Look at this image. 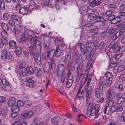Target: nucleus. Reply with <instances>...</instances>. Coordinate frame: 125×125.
Wrapping results in <instances>:
<instances>
[{"mask_svg":"<svg viewBox=\"0 0 125 125\" xmlns=\"http://www.w3.org/2000/svg\"><path fill=\"white\" fill-rule=\"evenodd\" d=\"M74 56L75 58L76 62V63H78L79 62L80 58V55L79 53L77 52H75Z\"/></svg>","mask_w":125,"mask_h":125,"instance_id":"nucleus-29","label":"nucleus"},{"mask_svg":"<svg viewBox=\"0 0 125 125\" xmlns=\"http://www.w3.org/2000/svg\"><path fill=\"white\" fill-rule=\"evenodd\" d=\"M24 81L27 82V85L29 87H34L35 86V84L36 82L34 81L29 78H25L24 79Z\"/></svg>","mask_w":125,"mask_h":125,"instance_id":"nucleus-7","label":"nucleus"},{"mask_svg":"<svg viewBox=\"0 0 125 125\" xmlns=\"http://www.w3.org/2000/svg\"><path fill=\"white\" fill-rule=\"evenodd\" d=\"M87 115L88 117H89L91 115L92 116H94L95 114V112H94L93 111H88L87 110Z\"/></svg>","mask_w":125,"mask_h":125,"instance_id":"nucleus-44","label":"nucleus"},{"mask_svg":"<svg viewBox=\"0 0 125 125\" xmlns=\"http://www.w3.org/2000/svg\"><path fill=\"white\" fill-rule=\"evenodd\" d=\"M34 73L35 74L38 75V74L40 71V69L38 67H35L34 69Z\"/></svg>","mask_w":125,"mask_h":125,"instance_id":"nucleus-50","label":"nucleus"},{"mask_svg":"<svg viewBox=\"0 0 125 125\" xmlns=\"http://www.w3.org/2000/svg\"><path fill=\"white\" fill-rule=\"evenodd\" d=\"M61 120H62L58 117H54L51 119V122L54 125H59Z\"/></svg>","mask_w":125,"mask_h":125,"instance_id":"nucleus-10","label":"nucleus"},{"mask_svg":"<svg viewBox=\"0 0 125 125\" xmlns=\"http://www.w3.org/2000/svg\"><path fill=\"white\" fill-rule=\"evenodd\" d=\"M111 79H107L104 81V83L106 86H109L112 83V81Z\"/></svg>","mask_w":125,"mask_h":125,"instance_id":"nucleus-27","label":"nucleus"},{"mask_svg":"<svg viewBox=\"0 0 125 125\" xmlns=\"http://www.w3.org/2000/svg\"><path fill=\"white\" fill-rule=\"evenodd\" d=\"M93 104L92 103L88 105L87 110L93 111V112L95 111L93 109Z\"/></svg>","mask_w":125,"mask_h":125,"instance_id":"nucleus-38","label":"nucleus"},{"mask_svg":"<svg viewBox=\"0 0 125 125\" xmlns=\"http://www.w3.org/2000/svg\"><path fill=\"white\" fill-rule=\"evenodd\" d=\"M26 66V65L25 63L23 62V63L20 64L19 66V68L22 69L23 68H25Z\"/></svg>","mask_w":125,"mask_h":125,"instance_id":"nucleus-53","label":"nucleus"},{"mask_svg":"<svg viewBox=\"0 0 125 125\" xmlns=\"http://www.w3.org/2000/svg\"><path fill=\"white\" fill-rule=\"evenodd\" d=\"M120 30L115 33L112 38V40L114 41L118 38L121 34Z\"/></svg>","mask_w":125,"mask_h":125,"instance_id":"nucleus-25","label":"nucleus"},{"mask_svg":"<svg viewBox=\"0 0 125 125\" xmlns=\"http://www.w3.org/2000/svg\"><path fill=\"white\" fill-rule=\"evenodd\" d=\"M98 18L99 19L97 20V21L99 22H103L106 21L104 19L100 16H98Z\"/></svg>","mask_w":125,"mask_h":125,"instance_id":"nucleus-62","label":"nucleus"},{"mask_svg":"<svg viewBox=\"0 0 125 125\" xmlns=\"http://www.w3.org/2000/svg\"><path fill=\"white\" fill-rule=\"evenodd\" d=\"M41 44L39 45H37L35 46L36 47V50H37V51L39 52V51H41Z\"/></svg>","mask_w":125,"mask_h":125,"instance_id":"nucleus-58","label":"nucleus"},{"mask_svg":"<svg viewBox=\"0 0 125 125\" xmlns=\"http://www.w3.org/2000/svg\"><path fill=\"white\" fill-rule=\"evenodd\" d=\"M34 57L36 62L38 64L40 65L42 64L41 56L39 54H34Z\"/></svg>","mask_w":125,"mask_h":125,"instance_id":"nucleus-13","label":"nucleus"},{"mask_svg":"<svg viewBox=\"0 0 125 125\" xmlns=\"http://www.w3.org/2000/svg\"><path fill=\"white\" fill-rule=\"evenodd\" d=\"M73 83L72 79H68L66 83V87L68 88L72 86Z\"/></svg>","mask_w":125,"mask_h":125,"instance_id":"nucleus-33","label":"nucleus"},{"mask_svg":"<svg viewBox=\"0 0 125 125\" xmlns=\"http://www.w3.org/2000/svg\"><path fill=\"white\" fill-rule=\"evenodd\" d=\"M121 34L123 36L125 35V28L124 29L121 28L120 29Z\"/></svg>","mask_w":125,"mask_h":125,"instance_id":"nucleus-63","label":"nucleus"},{"mask_svg":"<svg viewBox=\"0 0 125 125\" xmlns=\"http://www.w3.org/2000/svg\"><path fill=\"white\" fill-rule=\"evenodd\" d=\"M81 53L80 56L81 59L83 61H85L87 57V51H86V48H81Z\"/></svg>","mask_w":125,"mask_h":125,"instance_id":"nucleus-9","label":"nucleus"},{"mask_svg":"<svg viewBox=\"0 0 125 125\" xmlns=\"http://www.w3.org/2000/svg\"><path fill=\"white\" fill-rule=\"evenodd\" d=\"M0 9L2 10H4L5 9V3L4 1H0Z\"/></svg>","mask_w":125,"mask_h":125,"instance_id":"nucleus-34","label":"nucleus"},{"mask_svg":"<svg viewBox=\"0 0 125 125\" xmlns=\"http://www.w3.org/2000/svg\"><path fill=\"white\" fill-rule=\"evenodd\" d=\"M66 62L67 61L68 63L70 61L71 57V54L70 53H67L65 57Z\"/></svg>","mask_w":125,"mask_h":125,"instance_id":"nucleus-40","label":"nucleus"},{"mask_svg":"<svg viewBox=\"0 0 125 125\" xmlns=\"http://www.w3.org/2000/svg\"><path fill=\"white\" fill-rule=\"evenodd\" d=\"M15 49H16V52L17 55H19L20 54L22 51V50L21 48L20 47L18 46L17 47H16V48Z\"/></svg>","mask_w":125,"mask_h":125,"instance_id":"nucleus-36","label":"nucleus"},{"mask_svg":"<svg viewBox=\"0 0 125 125\" xmlns=\"http://www.w3.org/2000/svg\"><path fill=\"white\" fill-rule=\"evenodd\" d=\"M1 26L4 31H8L10 30V28L9 26L7 24H6L4 22H2L1 23Z\"/></svg>","mask_w":125,"mask_h":125,"instance_id":"nucleus-19","label":"nucleus"},{"mask_svg":"<svg viewBox=\"0 0 125 125\" xmlns=\"http://www.w3.org/2000/svg\"><path fill=\"white\" fill-rule=\"evenodd\" d=\"M29 51L31 54H33L36 52V50L35 48L32 46H31L29 47Z\"/></svg>","mask_w":125,"mask_h":125,"instance_id":"nucleus-28","label":"nucleus"},{"mask_svg":"<svg viewBox=\"0 0 125 125\" xmlns=\"http://www.w3.org/2000/svg\"><path fill=\"white\" fill-rule=\"evenodd\" d=\"M7 112L6 110L2 109L0 111V115H5L6 114Z\"/></svg>","mask_w":125,"mask_h":125,"instance_id":"nucleus-48","label":"nucleus"},{"mask_svg":"<svg viewBox=\"0 0 125 125\" xmlns=\"http://www.w3.org/2000/svg\"><path fill=\"white\" fill-rule=\"evenodd\" d=\"M22 28L19 25H16L14 27L15 33L16 34H19L21 31Z\"/></svg>","mask_w":125,"mask_h":125,"instance_id":"nucleus-22","label":"nucleus"},{"mask_svg":"<svg viewBox=\"0 0 125 125\" xmlns=\"http://www.w3.org/2000/svg\"><path fill=\"white\" fill-rule=\"evenodd\" d=\"M85 89L86 90V101H88L91 98L92 91L91 89H89L87 86L85 87Z\"/></svg>","mask_w":125,"mask_h":125,"instance_id":"nucleus-14","label":"nucleus"},{"mask_svg":"<svg viewBox=\"0 0 125 125\" xmlns=\"http://www.w3.org/2000/svg\"><path fill=\"white\" fill-rule=\"evenodd\" d=\"M17 105L18 107H22L23 106L24 104L22 101H19L17 102Z\"/></svg>","mask_w":125,"mask_h":125,"instance_id":"nucleus-52","label":"nucleus"},{"mask_svg":"<svg viewBox=\"0 0 125 125\" xmlns=\"http://www.w3.org/2000/svg\"><path fill=\"white\" fill-rule=\"evenodd\" d=\"M2 83L3 86L2 87V89L4 91H10L11 88L10 83L4 79L0 80V84Z\"/></svg>","mask_w":125,"mask_h":125,"instance_id":"nucleus-3","label":"nucleus"},{"mask_svg":"<svg viewBox=\"0 0 125 125\" xmlns=\"http://www.w3.org/2000/svg\"><path fill=\"white\" fill-rule=\"evenodd\" d=\"M116 97L117 100V104H120L124 102L125 98L124 97H122L120 94L118 93L116 95Z\"/></svg>","mask_w":125,"mask_h":125,"instance_id":"nucleus-11","label":"nucleus"},{"mask_svg":"<svg viewBox=\"0 0 125 125\" xmlns=\"http://www.w3.org/2000/svg\"><path fill=\"white\" fill-rule=\"evenodd\" d=\"M5 40H4V41L2 40L0 38V48H2L4 45H8V42H7V44H6L5 42Z\"/></svg>","mask_w":125,"mask_h":125,"instance_id":"nucleus-42","label":"nucleus"},{"mask_svg":"<svg viewBox=\"0 0 125 125\" xmlns=\"http://www.w3.org/2000/svg\"><path fill=\"white\" fill-rule=\"evenodd\" d=\"M9 46L10 48L15 49L16 48L17 46L16 42L13 40H11L9 42Z\"/></svg>","mask_w":125,"mask_h":125,"instance_id":"nucleus-20","label":"nucleus"},{"mask_svg":"<svg viewBox=\"0 0 125 125\" xmlns=\"http://www.w3.org/2000/svg\"><path fill=\"white\" fill-rule=\"evenodd\" d=\"M64 68L62 64L59 65L57 71L56 75L58 77L64 75L65 74Z\"/></svg>","mask_w":125,"mask_h":125,"instance_id":"nucleus-5","label":"nucleus"},{"mask_svg":"<svg viewBox=\"0 0 125 125\" xmlns=\"http://www.w3.org/2000/svg\"><path fill=\"white\" fill-rule=\"evenodd\" d=\"M103 91V90H100L98 88H96L95 90V97L97 98H99Z\"/></svg>","mask_w":125,"mask_h":125,"instance_id":"nucleus-17","label":"nucleus"},{"mask_svg":"<svg viewBox=\"0 0 125 125\" xmlns=\"http://www.w3.org/2000/svg\"><path fill=\"white\" fill-rule=\"evenodd\" d=\"M114 104L113 101L111 100H110L108 103V106L109 107L112 106Z\"/></svg>","mask_w":125,"mask_h":125,"instance_id":"nucleus-61","label":"nucleus"},{"mask_svg":"<svg viewBox=\"0 0 125 125\" xmlns=\"http://www.w3.org/2000/svg\"><path fill=\"white\" fill-rule=\"evenodd\" d=\"M26 71L29 74L32 75L34 74V71L33 68L30 66L27 67L26 69Z\"/></svg>","mask_w":125,"mask_h":125,"instance_id":"nucleus-24","label":"nucleus"},{"mask_svg":"<svg viewBox=\"0 0 125 125\" xmlns=\"http://www.w3.org/2000/svg\"><path fill=\"white\" fill-rule=\"evenodd\" d=\"M31 105V103L30 102H29L28 101L25 102V107L28 108Z\"/></svg>","mask_w":125,"mask_h":125,"instance_id":"nucleus-54","label":"nucleus"},{"mask_svg":"<svg viewBox=\"0 0 125 125\" xmlns=\"http://www.w3.org/2000/svg\"><path fill=\"white\" fill-rule=\"evenodd\" d=\"M77 75H74L72 77V80L73 83L74 82V83L76 82L77 79Z\"/></svg>","mask_w":125,"mask_h":125,"instance_id":"nucleus-59","label":"nucleus"},{"mask_svg":"<svg viewBox=\"0 0 125 125\" xmlns=\"http://www.w3.org/2000/svg\"><path fill=\"white\" fill-rule=\"evenodd\" d=\"M29 9L26 7H21L19 9V12L22 14L25 15L27 13Z\"/></svg>","mask_w":125,"mask_h":125,"instance_id":"nucleus-15","label":"nucleus"},{"mask_svg":"<svg viewBox=\"0 0 125 125\" xmlns=\"http://www.w3.org/2000/svg\"><path fill=\"white\" fill-rule=\"evenodd\" d=\"M10 18L18 22H20L21 19V17L19 16L14 14H12L10 16Z\"/></svg>","mask_w":125,"mask_h":125,"instance_id":"nucleus-21","label":"nucleus"},{"mask_svg":"<svg viewBox=\"0 0 125 125\" xmlns=\"http://www.w3.org/2000/svg\"><path fill=\"white\" fill-rule=\"evenodd\" d=\"M83 93L82 91L81 92H77L76 97H77L79 100H80L83 97Z\"/></svg>","mask_w":125,"mask_h":125,"instance_id":"nucleus-37","label":"nucleus"},{"mask_svg":"<svg viewBox=\"0 0 125 125\" xmlns=\"http://www.w3.org/2000/svg\"><path fill=\"white\" fill-rule=\"evenodd\" d=\"M12 57V56L10 53L7 52L6 50L4 51L1 54V58L3 60L6 61L7 60H10Z\"/></svg>","mask_w":125,"mask_h":125,"instance_id":"nucleus-6","label":"nucleus"},{"mask_svg":"<svg viewBox=\"0 0 125 125\" xmlns=\"http://www.w3.org/2000/svg\"><path fill=\"white\" fill-rule=\"evenodd\" d=\"M33 32L27 29H24L22 32L21 37L22 38L29 40L31 41L33 38Z\"/></svg>","mask_w":125,"mask_h":125,"instance_id":"nucleus-1","label":"nucleus"},{"mask_svg":"<svg viewBox=\"0 0 125 125\" xmlns=\"http://www.w3.org/2000/svg\"><path fill=\"white\" fill-rule=\"evenodd\" d=\"M119 78L121 79L122 80H125V74L121 75L119 77Z\"/></svg>","mask_w":125,"mask_h":125,"instance_id":"nucleus-64","label":"nucleus"},{"mask_svg":"<svg viewBox=\"0 0 125 125\" xmlns=\"http://www.w3.org/2000/svg\"><path fill=\"white\" fill-rule=\"evenodd\" d=\"M55 55L57 57H60L62 53V50L58 47H57L55 51Z\"/></svg>","mask_w":125,"mask_h":125,"instance_id":"nucleus-23","label":"nucleus"},{"mask_svg":"<svg viewBox=\"0 0 125 125\" xmlns=\"http://www.w3.org/2000/svg\"><path fill=\"white\" fill-rule=\"evenodd\" d=\"M100 109V106L97 104H96L95 106L94 109L95 111L97 113L98 112Z\"/></svg>","mask_w":125,"mask_h":125,"instance_id":"nucleus-47","label":"nucleus"},{"mask_svg":"<svg viewBox=\"0 0 125 125\" xmlns=\"http://www.w3.org/2000/svg\"><path fill=\"white\" fill-rule=\"evenodd\" d=\"M7 31H2L1 33V35L2 38L4 40H5V42L6 44H7V42H8V34L7 32Z\"/></svg>","mask_w":125,"mask_h":125,"instance_id":"nucleus-12","label":"nucleus"},{"mask_svg":"<svg viewBox=\"0 0 125 125\" xmlns=\"http://www.w3.org/2000/svg\"><path fill=\"white\" fill-rule=\"evenodd\" d=\"M124 69V67L123 65L119 66L117 69V71L118 72H120L123 71Z\"/></svg>","mask_w":125,"mask_h":125,"instance_id":"nucleus-51","label":"nucleus"},{"mask_svg":"<svg viewBox=\"0 0 125 125\" xmlns=\"http://www.w3.org/2000/svg\"><path fill=\"white\" fill-rule=\"evenodd\" d=\"M45 46L47 53V58L50 60H52L55 52V50L52 48L51 50L49 45H45Z\"/></svg>","mask_w":125,"mask_h":125,"instance_id":"nucleus-2","label":"nucleus"},{"mask_svg":"<svg viewBox=\"0 0 125 125\" xmlns=\"http://www.w3.org/2000/svg\"><path fill=\"white\" fill-rule=\"evenodd\" d=\"M16 100L15 97H12L9 98L7 102L8 106L10 107H12L15 105Z\"/></svg>","mask_w":125,"mask_h":125,"instance_id":"nucleus-8","label":"nucleus"},{"mask_svg":"<svg viewBox=\"0 0 125 125\" xmlns=\"http://www.w3.org/2000/svg\"><path fill=\"white\" fill-rule=\"evenodd\" d=\"M19 74L21 76L22 75L23 76H27V74L26 72H25V69H23L22 71L19 72Z\"/></svg>","mask_w":125,"mask_h":125,"instance_id":"nucleus-43","label":"nucleus"},{"mask_svg":"<svg viewBox=\"0 0 125 125\" xmlns=\"http://www.w3.org/2000/svg\"><path fill=\"white\" fill-rule=\"evenodd\" d=\"M42 67L44 73L46 74L49 71L48 66L46 65H44Z\"/></svg>","mask_w":125,"mask_h":125,"instance_id":"nucleus-41","label":"nucleus"},{"mask_svg":"<svg viewBox=\"0 0 125 125\" xmlns=\"http://www.w3.org/2000/svg\"><path fill=\"white\" fill-rule=\"evenodd\" d=\"M50 64L51 66H50V67L52 69H54L56 66V63L52 61Z\"/></svg>","mask_w":125,"mask_h":125,"instance_id":"nucleus-55","label":"nucleus"},{"mask_svg":"<svg viewBox=\"0 0 125 125\" xmlns=\"http://www.w3.org/2000/svg\"><path fill=\"white\" fill-rule=\"evenodd\" d=\"M105 75L107 79H112L113 78V76L110 73H106Z\"/></svg>","mask_w":125,"mask_h":125,"instance_id":"nucleus-49","label":"nucleus"},{"mask_svg":"<svg viewBox=\"0 0 125 125\" xmlns=\"http://www.w3.org/2000/svg\"><path fill=\"white\" fill-rule=\"evenodd\" d=\"M104 82L102 81H100L99 83L98 86L100 90H103V86H104Z\"/></svg>","mask_w":125,"mask_h":125,"instance_id":"nucleus-32","label":"nucleus"},{"mask_svg":"<svg viewBox=\"0 0 125 125\" xmlns=\"http://www.w3.org/2000/svg\"><path fill=\"white\" fill-rule=\"evenodd\" d=\"M115 17L114 15H111L107 18V19L108 21H111V22L112 23V22L114 21Z\"/></svg>","mask_w":125,"mask_h":125,"instance_id":"nucleus-31","label":"nucleus"},{"mask_svg":"<svg viewBox=\"0 0 125 125\" xmlns=\"http://www.w3.org/2000/svg\"><path fill=\"white\" fill-rule=\"evenodd\" d=\"M8 23L10 26H14L15 25V23L14 21L13 20L11 19L9 21Z\"/></svg>","mask_w":125,"mask_h":125,"instance_id":"nucleus-45","label":"nucleus"},{"mask_svg":"<svg viewBox=\"0 0 125 125\" xmlns=\"http://www.w3.org/2000/svg\"><path fill=\"white\" fill-rule=\"evenodd\" d=\"M6 101V98L4 97L0 96V103H3Z\"/></svg>","mask_w":125,"mask_h":125,"instance_id":"nucleus-56","label":"nucleus"},{"mask_svg":"<svg viewBox=\"0 0 125 125\" xmlns=\"http://www.w3.org/2000/svg\"><path fill=\"white\" fill-rule=\"evenodd\" d=\"M121 18L120 17H115L114 20V21L112 22V23L114 24L117 23V22H119L121 20Z\"/></svg>","mask_w":125,"mask_h":125,"instance_id":"nucleus-39","label":"nucleus"},{"mask_svg":"<svg viewBox=\"0 0 125 125\" xmlns=\"http://www.w3.org/2000/svg\"><path fill=\"white\" fill-rule=\"evenodd\" d=\"M79 46L81 48H86V51H87L88 50V51L90 52L92 51L93 50V46L92 47L91 45L88 46H87L85 47L84 46V45L83 43H82L79 45Z\"/></svg>","mask_w":125,"mask_h":125,"instance_id":"nucleus-18","label":"nucleus"},{"mask_svg":"<svg viewBox=\"0 0 125 125\" xmlns=\"http://www.w3.org/2000/svg\"><path fill=\"white\" fill-rule=\"evenodd\" d=\"M41 38L39 37L35 36L33 39V44L34 46L41 44L40 40Z\"/></svg>","mask_w":125,"mask_h":125,"instance_id":"nucleus-16","label":"nucleus"},{"mask_svg":"<svg viewBox=\"0 0 125 125\" xmlns=\"http://www.w3.org/2000/svg\"><path fill=\"white\" fill-rule=\"evenodd\" d=\"M109 48L110 50L115 53L118 52L120 51V47L119 45L116 42L113 41L111 44L109 46Z\"/></svg>","mask_w":125,"mask_h":125,"instance_id":"nucleus-4","label":"nucleus"},{"mask_svg":"<svg viewBox=\"0 0 125 125\" xmlns=\"http://www.w3.org/2000/svg\"><path fill=\"white\" fill-rule=\"evenodd\" d=\"M23 52L24 55L26 57L28 56V50L26 49H24L23 50Z\"/></svg>","mask_w":125,"mask_h":125,"instance_id":"nucleus-57","label":"nucleus"},{"mask_svg":"<svg viewBox=\"0 0 125 125\" xmlns=\"http://www.w3.org/2000/svg\"><path fill=\"white\" fill-rule=\"evenodd\" d=\"M85 71L84 70V71H83L82 73L79 77L78 81L80 83L82 82L84 77L85 74Z\"/></svg>","mask_w":125,"mask_h":125,"instance_id":"nucleus-35","label":"nucleus"},{"mask_svg":"<svg viewBox=\"0 0 125 125\" xmlns=\"http://www.w3.org/2000/svg\"><path fill=\"white\" fill-rule=\"evenodd\" d=\"M115 31V29H112L109 30L108 31V32L110 34H112L114 33Z\"/></svg>","mask_w":125,"mask_h":125,"instance_id":"nucleus-60","label":"nucleus"},{"mask_svg":"<svg viewBox=\"0 0 125 125\" xmlns=\"http://www.w3.org/2000/svg\"><path fill=\"white\" fill-rule=\"evenodd\" d=\"M83 117H86L85 116L83 115L82 114H79L77 116V120L78 122H79L80 123V121L81 120V119Z\"/></svg>","mask_w":125,"mask_h":125,"instance_id":"nucleus-46","label":"nucleus"},{"mask_svg":"<svg viewBox=\"0 0 125 125\" xmlns=\"http://www.w3.org/2000/svg\"><path fill=\"white\" fill-rule=\"evenodd\" d=\"M88 18L92 20H95L98 18V16L95 14H91L89 16Z\"/></svg>","mask_w":125,"mask_h":125,"instance_id":"nucleus-30","label":"nucleus"},{"mask_svg":"<svg viewBox=\"0 0 125 125\" xmlns=\"http://www.w3.org/2000/svg\"><path fill=\"white\" fill-rule=\"evenodd\" d=\"M12 107V108L11 109V110L13 112L17 113L19 112L20 110V109L18 107L16 106L15 105Z\"/></svg>","mask_w":125,"mask_h":125,"instance_id":"nucleus-26","label":"nucleus"}]
</instances>
